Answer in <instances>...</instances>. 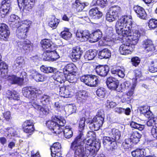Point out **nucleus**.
Here are the masks:
<instances>
[{
  "label": "nucleus",
  "instance_id": "obj_1",
  "mask_svg": "<svg viewBox=\"0 0 157 157\" xmlns=\"http://www.w3.org/2000/svg\"><path fill=\"white\" fill-rule=\"evenodd\" d=\"M131 16L124 15L119 19L116 24L117 33L124 37H128L133 47L136 44L141 36L138 28L134 26Z\"/></svg>",
  "mask_w": 157,
  "mask_h": 157
},
{
  "label": "nucleus",
  "instance_id": "obj_2",
  "mask_svg": "<svg viewBox=\"0 0 157 157\" xmlns=\"http://www.w3.org/2000/svg\"><path fill=\"white\" fill-rule=\"evenodd\" d=\"M84 134L81 133L71 143V148L75 151V157H94L97 151L95 147L90 146L89 142L85 144Z\"/></svg>",
  "mask_w": 157,
  "mask_h": 157
},
{
  "label": "nucleus",
  "instance_id": "obj_3",
  "mask_svg": "<svg viewBox=\"0 0 157 157\" xmlns=\"http://www.w3.org/2000/svg\"><path fill=\"white\" fill-rule=\"evenodd\" d=\"M66 123V121L62 117L59 116H53L52 121H48L46 123L48 127L53 133L56 135L63 132L65 137L69 139L72 137L73 134L72 128L70 126L63 127Z\"/></svg>",
  "mask_w": 157,
  "mask_h": 157
},
{
  "label": "nucleus",
  "instance_id": "obj_4",
  "mask_svg": "<svg viewBox=\"0 0 157 157\" xmlns=\"http://www.w3.org/2000/svg\"><path fill=\"white\" fill-rule=\"evenodd\" d=\"M39 91L37 88L33 87H25L23 88L22 93L25 97L30 100L29 104H32L33 101L38 102V105L49 104L51 101L50 97L46 94H39L38 93Z\"/></svg>",
  "mask_w": 157,
  "mask_h": 157
},
{
  "label": "nucleus",
  "instance_id": "obj_5",
  "mask_svg": "<svg viewBox=\"0 0 157 157\" xmlns=\"http://www.w3.org/2000/svg\"><path fill=\"white\" fill-rule=\"evenodd\" d=\"M7 72L5 74L0 73V75L2 78L6 79L12 84H17L21 85L28 80L27 78V73L25 72H21L19 77H17L14 75L8 76L7 75Z\"/></svg>",
  "mask_w": 157,
  "mask_h": 157
},
{
  "label": "nucleus",
  "instance_id": "obj_6",
  "mask_svg": "<svg viewBox=\"0 0 157 157\" xmlns=\"http://www.w3.org/2000/svg\"><path fill=\"white\" fill-rule=\"evenodd\" d=\"M42 47L44 50L46 52L53 53L54 55H56V59H58L59 57V53L60 52L59 49H57L54 50V47L52 42L50 40L46 39L42 40L40 42Z\"/></svg>",
  "mask_w": 157,
  "mask_h": 157
},
{
  "label": "nucleus",
  "instance_id": "obj_7",
  "mask_svg": "<svg viewBox=\"0 0 157 157\" xmlns=\"http://www.w3.org/2000/svg\"><path fill=\"white\" fill-rule=\"evenodd\" d=\"M31 21L29 20L22 21L17 30V36L20 39L25 38L26 37V33L29 30Z\"/></svg>",
  "mask_w": 157,
  "mask_h": 157
},
{
  "label": "nucleus",
  "instance_id": "obj_8",
  "mask_svg": "<svg viewBox=\"0 0 157 157\" xmlns=\"http://www.w3.org/2000/svg\"><path fill=\"white\" fill-rule=\"evenodd\" d=\"M121 10V8L118 6H113L111 7L106 14V20L109 22H111L117 20Z\"/></svg>",
  "mask_w": 157,
  "mask_h": 157
},
{
  "label": "nucleus",
  "instance_id": "obj_9",
  "mask_svg": "<svg viewBox=\"0 0 157 157\" xmlns=\"http://www.w3.org/2000/svg\"><path fill=\"white\" fill-rule=\"evenodd\" d=\"M106 83L109 89L116 90L117 92H122V88L119 86V81L116 78L112 77H109L107 78Z\"/></svg>",
  "mask_w": 157,
  "mask_h": 157
},
{
  "label": "nucleus",
  "instance_id": "obj_10",
  "mask_svg": "<svg viewBox=\"0 0 157 157\" xmlns=\"http://www.w3.org/2000/svg\"><path fill=\"white\" fill-rule=\"evenodd\" d=\"M123 85L126 89L130 88V89L128 91L126 94H124L122 97V99H123L124 101H127L129 98L128 96H131L132 95L134 90V89L136 86V83L134 82L131 86L130 83L129 81H125L123 83Z\"/></svg>",
  "mask_w": 157,
  "mask_h": 157
},
{
  "label": "nucleus",
  "instance_id": "obj_11",
  "mask_svg": "<svg viewBox=\"0 0 157 157\" xmlns=\"http://www.w3.org/2000/svg\"><path fill=\"white\" fill-rule=\"evenodd\" d=\"M18 48L22 52H28L32 50L33 44L29 40L19 42L17 43Z\"/></svg>",
  "mask_w": 157,
  "mask_h": 157
},
{
  "label": "nucleus",
  "instance_id": "obj_12",
  "mask_svg": "<svg viewBox=\"0 0 157 157\" xmlns=\"http://www.w3.org/2000/svg\"><path fill=\"white\" fill-rule=\"evenodd\" d=\"M141 46L144 51L147 52H151L155 50V46L152 41L148 38L143 41Z\"/></svg>",
  "mask_w": 157,
  "mask_h": 157
},
{
  "label": "nucleus",
  "instance_id": "obj_13",
  "mask_svg": "<svg viewBox=\"0 0 157 157\" xmlns=\"http://www.w3.org/2000/svg\"><path fill=\"white\" fill-rule=\"evenodd\" d=\"M132 44L130 43H125L121 44L119 48L120 53L121 55H126L131 54L133 50Z\"/></svg>",
  "mask_w": 157,
  "mask_h": 157
},
{
  "label": "nucleus",
  "instance_id": "obj_14",
  "mask_svg": "<svg viewBox=\"0 0 157 157\" xmlns=\"http://www.w3.org/2000/svg\"><path fill=\"white\" fill-rule=\"evenodd\" d=\"M10 34L8 26L4 23H0V39L6 40Z\"/></svg>",
  "mask_w": 157,
  "mask_h": 157
},
{
  "label": "nucleus",
  "instance_id": "obj_15",
  "mask_svg": "<svg viewBox=\"0 0 157 157\" xmlns=\"http://www.w3.org/2000/svg\"><path fill=\"white\" fill-rule=\"evenodd\" d=\"M32 102V104H29V105H31L35 109L37 110H39V116L41 117H43L44 115H46L48 114L49 113V110L46 107H42L40 105H38V102Z\"/></svg>",
  "mask_w": 157,
  "mask_h": 157
},
{
  "label": "nucleus",
  "instance_id": "obj_16",
  "mask_svg": "<svg viewBox=\"0 0 157 157\" xmlns=\"http://www.w3.org/2000/svg\"><path fill=\"white\" fill-rule=\"evenodd\" d=\"M78 40L81 41H87L90 38V34L87 30H78L76 34Z\"/></svg>",
  "mask_w": 157,
  "mask_h": 157
},
{
  "label": "nucleus",
  "instance_id": "obj_17",
  "mask_svg": "<svg viewBox=\"0 0 157 157\" xmlns=\"http://www.w3.org/2000/svg\"><path fill=\"white\" fill-rule=\"evenodd\" d=\"M95 71L98 75L102 77H105L109 72V68L107 65H99L96 67Z\"/></svg>",
  "mask_w": 157,
  "mask_h": 157
},
{
  "label": "nucleus",
  "instance_id": "obj_18",
  "mask_svg": "<svg viewBox=\"0 0 157 157\" xmlns=\"http://www.w3.org/2000/svg\"><path fill=\"white\" fill-rule=\"evenodd\" d=\"M63 73L64 75L71 73H77L78 68L73 63H70L66 65L63 68Z\"/></svg>",
  "mask_w": 157,
  "mask_h": 157
},
{
  "label": "nucleus",
  "instance_id": "obj_19",
  "mask_svg": "<svg viewBox=\"0 0 157 157\" xmlns=\"http://www.w3.org/2000/svg\"><path fill=\"white\" fill-rule=\"evenodd\" d=\"M89 15L92 18L98 19L102 17V13L99 10L98 7H95L92 8L89 10Z\"/></svg>",
  "mask_w": 157,
  "mask_h": 157
},
{
  "label": "nucleus",
  "instance_id": "obj_20",
  "mask_svg": "<svg viewBox=\"0 0 157 157\" xmlns=\"http://www.w3.org/2000/svg\"><path fill=\"white\" fill-rule=\"evenodd\" d=\"M133 9L137 14V17L143 19H145L147 16V14L143 7L138 6H135Z\"/></svg>",
  "mask_w": 157,
  "mask_h": 157
},
{
  "label": "nucleus",
  "instance_id": "obj_21",
  "mask_svg": "<svg viewBox=\"0 0 157 157\" xmlns=\"http://www.w3.org/2000/svg\"><path fill=\"white\" fill-rule=\"evenodd\" d=\"M10 4L7 2H6L3 4L0 8V12L2 14L1 16L4 17L6 14H8L9 11L11 10Z\"/></svg>",
  "mask_w": 157,
  "mask_h": 157
},
{
  "label": "nucleus",
  "instance_id": "obj_22",
  "mask_svg": "<svg viewBox=\"0 0 157 157\" xmlns=\"http://www.w3.org/2000/svg\"><path fill=\"white\" fill-rule=\"evenodd\" d=\"M69 86H63L59 87V94L63 98H69L71 96V92L69 90Z\"/></svg>",
  "mask_w": 157,
  "mask_h": 157
},
{
  "label": "nucleus",
  "instance_id": "obj_23",
  "mask_svg": "<svg viewBox=\"0 0 157 157\" xmlns=\"http://www.w3.org/2000/svg\"><path fill=\"white\" fill-rule=\"evenodd\" d=\"M61 145L58 142L55 143L51 147V155L52 157H55L61 151Z\"/></svg>",
  "mask_w": 157,
  "mask_h": 157
},
{
  "label": "nucleus",
  "instance_id": "obj_24",
  "mask_svg": "<svg viewBox=\"0 0 157 157\" xmlns=\"http://www.w3.org/2000/svg\"><path fill=\"white\" fill-rule=\"evenodd\" d=\"M109 136L112 138L113 141H117L121 137L120 132L117 129L113 128L111 130L109 133Z\"/></svg>",
  "mask_w": 157,
  "mask_h": 157
},
{
  "label": "nucleus",
  "instance_id": "obj_25",
  "mask_svg": "<svg viewBox=\"0 0 157 157\" xmlns=\"http://www.w3.org/2000/svg\"><path fill=\"white\" fill-rule=\"evenodd\" d=\"M87 2L82 3L79 0H76L75 2L72 4L73 7L76 8L78 11L82 10L86 6H88Z\"/></svg>",
  "mask_w": 157,
  "mask_h": 157
},
{
  "label": "nucleus",
  "instance_id": "obj_26",
  "mask_svg": "<svg viewBox=\"0 0 157 157\" xmlns=\"http://www.w3.org/2000/svg\"><path fill=\"white\" fill-rule=\"evenodd\" d=\"M92 121L91 120H90V118H87L86 119L84 117H82L79 123V132L78 135L81 133H82L84 134L83 131L84 130L85 126V122L89 124Z\"/></svg>",
  "mask_w": 157,
  "mask_h": 157
},
{
  "label": "nucleus",
  "instance_id": "obj_27",
  "mask_svg": "<svg viewBox=\"0 0 157 157\" xmlns=\"http://www.w3.org/2000/svg\"><path fill=\"white\" fill-rule=\"evenodd\" d=\"M55 73V75L53 76V78L55 80L60 83L64 82L65 75H63V73L57 70V71Z\"/></svg>",
  "mask_w": 157,
  "mask_h": 157
},
{
  "label": "nucleus",
  "instance_id": "obj_28",
  "mask_svg": "<svg viewBox=\"0 0 157 157\" xmlns=\"http://www.w3.org/2000/svg\"><path fill=\"white\" fill-rule=\"evenodd\" d=\"M102 35L101 31L99 29H98L90 34V38L93 40V41L94 42H95L98 41L101 38Z\"/></svg>",
  "mask_w": 157,
  "mask_h": 157
},
{
  "label": "nucleus",
  "instance_id": "obj_29",
  "mask_svg": "<svg viewBox=\"0 0 157 157\" xmlns=\"http://www.w3.org/2000/svg\"><path fill=\"white\" fill-rule=\"evenodd\" d=\"M98 56L101 59H108L111 56V52L108 48H104L99 52Z\"/></svg>",
  "mask_w": 157,
  "mask_h": 157
},
{
  "label": "nucleus",
  "instance_id": "obj_30",
  "mask_svg": "<svg viewBox=\"0 0 157 157\" xmlns=\"http://www.w3.org/2000/svg\"><path fill=\"white\" fill-rule=\"evenodd\" d=\"M6 96L10 100L12 99L18 100L19 98L18 94L16 91L13 90L12 91L8 90L6 91Z\"/></svg>",
  "mask_w": 157,
  "mask_h": 157
},
{
  "label": "nucleus",
  "instance_id": "obj_31",
  "mask_svg": "<svg viewBox=\"0 0 157 157\" xmlns=\"http://www.w3.org/2000/svg\"><path fill=\"white\" fill-rule=\"evenodd\" d=\"M24 59L21 57H18L13 62L12 66L13 70H18L21 67V65L23 63Z\"/></svg>",
  "mask_w": 157,
  "mask_h": 157
},
{
  "label": "nucleus",
  "instance_id": "obj_32",
  "mask_svg": "<svg viewBox=\"0 0 157 157\" xmlns=\"http://www.w3.org/2000/svg\"><path fill=\"white\" fill-rule=\"evenodd\" d=\"M97 55V53L95 50H90L87 51L84 56V58L88 60L93 59Z\"/></svg>",
  "mask_w": 157,
  "mask_h": 157
},
{
  "label": "nucleus",
  "instance_id": "obj_33",
  "mask_svg": "<svg viewBox=\"0 0 157 157\" xmlns=\"http://www.w3.org/2000/svg\"><path fill=\"white\" fill-rule=\"evenodd\" d=\"M131 153L133 157H144L145 155V150L143 149H136L132 151Z\"/></svg>",
  "mask_w": 157,
  "mask_h": 157
},
{
  "label": "nucleus",
  "instance_id": "obj_34",
  "mask_svg": "<svg viewBox=\"0 0 157 157\" xmlns=\"http://www.w3.org/2000/svg\"><path fill=\"white\" fill-rule=\"evenodd\" d=\"M141 135L137 131L132 132L130 136L132 140V143L134 144L137 143L139 141V139L141 138Z\"/></svg>",
  "mask_w": 157,
  "mask_h": 157
},
{
  "label": "nucleus",
  "instance_id": "obj_35",
  "mask_svg": "<svg viewBox=\"0 0 157 157\" xmlns=\"http://www.w3.org/2000/svg\"><path fill=\"white\" fill-rule=\"evenodd\" d=\"M75 97L80 102H83L87 97L86 92L84 91H79L76 93Z\"/></svg>",
  "mask_w": 157,
  "mask_h": 157
},
{
  "label": "nucleus",
  "instance_id": "obj_36",
  "mask_svg": "<svg viewBox=\"0 0 157 157\" xmlns=\"http://www.w3.org/2000/svg\"><path fill=\"white\" fill-rule=\"evenodd\" d=\"M41 71L44 73H55L57 71V69L51 67H46L42 65L40 67Z\"/></svg>",
  "mask_w": 157,
  "mask_h": 157
},
{
  "label": "nucleus",
  "instance_id": "obj_37",
  "mask_svg": "<svg viewBox=\"0 0 157 157\" xmlns=\"http://www.w3.org/2000/svg\"><path fill=\"white\" fill-rule=\"evenodd\" d=\"M60 36L66 40H68L72 37V34L69 32V29L65 28L61 32Z\"/></svg>",
  "mask_w": 157,
  "mask_h": 157
},
{
  "label": "nucleus",
  "instance_id": "obj_38",
  "mask_svg": "<svg viewBox=\"0 0 157 157\" xmlns=\"http://www.w3.org/2000/svg\"><path fill=\"white\" fill-rule=\"evenodd\" d=\"M64 109L66 113L71 114L76 112V108L75 105L69 104L64 107Z\"/></svg>",
  "mask_w": 157,
  "mask_h": 157
},
{
  "label": "nucleus",
  "instance_id": "obj_39",
  "mask_svg": "<svg viewBox=\"0 0 157 157\" xmlns=\"http://www.w3.org/2000/svg\"><path fill=\"white\" fill-rule=\"evenodd\" d=\"M47 52H44L43 53V56L44 60L45 61H50L52 59H56V56L54 55L53 53Z\"/></svg>",
  "mask_w": 157,
  "mask_h": 157
},
{
  "label": "nucleus",
  "instance_id": "obj_40",
  "mask_svg": "<svg viewBox=\"0 0 157 157\" xmlns=\"http://www.w3.org/2000/svg\"><path fill=\"white\" fill-rule=\"evenodd\" d=\"M59 22V20L56 18L55 16H52L49 22L48 25L53 29H55L57 26Z\"/></svg>",
  "mask_w": 157,
  "mask_h": 157
},
{
  "label": "nucleus",
  "instance_id": "obj_41",
  "mask_svg": "<svg viewBox=\"0 0 157 157\" xmlns=\"http://www.w3.org/2000/svg\"><path fill=\"white\" fill-rule=\"evenodd\" d=\"M149 109L150 108L147 106H141L140 109V113L144 114L146 117H150L151 112Z\"/></svg>",
  "mask_w": 157,
  "mask_h": 157
},
{
  "label": "nucleus",
  "instance_id": "obj_42",
  "mask_svg": "<svg viewBox=\"0 0 157 157\" xmlns=\"http://www.w3.org/2000/svg\"><path fill=\"white\" fill-rule=\"evenodd\" d=\"M29 0V1L27 2L26 4L22 6L24 10L30 11L34 6L35 2V0Z\"/></svg>",
  "mask_w": 157,
  "mask_h": 157
},
{
  "label": "nucleus",
  "instance_id": "obj_43",
  "mask_svg": "<svg viewBox=\"0 0 157 157\" xmlns=\"http://www.w3.org/2000/svg\"><path fill=\"white\" fill-rule=\"evenodd\" d=\"M33 78L37 82H43L46 79V77L44 75L38 72H36L35 73Z\"/></svg>",
  "mask_w": 157,
  "mask_h": 157
},
{
  "label": "nucleus",
  "instance_id": "obj_44",
  "mask_svg": "<svg viewBox=\"0 0 157 157\" xmlns=\"http://www.w3.org/2000/svg\"><path fill=\"white\" fill-rule=\"evenodd\" d=\"M91 75H86L82 76L80 78V80L82 82L85 83L86 85L89 86L92 77Z\"/></svg>",
  "mask_w": 157,
  "mask_h": 157
},
{
  "label": "nucleus",
  "instance_id": "obj_45",
  "mask_svg": "<svg viewBox=\"0 0 157 157\" xmlns=\"http://www.w3.org/2000/svg\"><path fill=\"white\" fill-rule=\"evenodd\" d=\"M87 135V137L89 138L87 140H86L85 138V144H88V142H90L91 144V142L94 140H95L96 138V135L94 132L93 131H90L88 132Z\"/></svg>",
  "mask_w": 157,
  "mask_h": 157
},
{
  "label": "nucleus",
  "instance_id": "obj_46",
  "mask_svg": "<svg viewBox=\"0 0 157 157\" xmlns=\"http://www.w3.org/2000/svg\"><path fill=\"white\" fill-rule=\"evenodd\" d=\"M77 73H73L67 74V75H65V80L70 82H74L77 80L76 78L75 77L76 74Z\"/></svg>",
  "mask_w": 157,
  "mask_h": 157
},
{
  "label": "nucleus",
  "instance_id": "obj_47",
  "mask_svg": "<svg viewBox=\"0 0 157 157\" xmlns=\"http://www.w3.org/2000/svg\"><path fill=\"white\" fill-rule=\"evenodd\" d=\"M91 80L89 86L90 87L96 86L99 82V80L98 76L91 75Z\"/></svg>",
  "mask_w": 157,
  "mask_h": 157
},
{
  "label": "nucleus",
  "instance_id": "obj_48",
  "mask_svg": "<svg viewBox=\"0 0 157 157\" xmlns=\"http://www.w3.org/2000/svg\"><path fill=\"white\" fill-rule=\"evenodd\" d=\"M94 123L97 124L98 125L99 127L101 126L104 121V117H99L98 116L95 117L92 119Z\"/></svg>",
  "mask_w": 157,
  "mask_h": 157
},
{
  "label": "nucleus",
  "instance_id": "obj_49",
  "mask_svg": "<svg viewBox=\"0 0 157 157\" xmlns=\"http://www.w3.org/2000/svg\"><path fill=\"white\" fill-rule=\"evenodd\" d=\"M82 54V53L79 52H74L72 51L71 58L73 62H76L79 60Z\"/></svg>",
  "mask_w": 157,
  "mask_h": 157
},
{
  "label": "nucleus",
  "instance_id": "obj_50",
  "mask_svg": "<svg viewBox=\"0 0 157 157\" xmlns=\"http://www.w3.org/2000/svg\"><path fill=\"white\" fill-rule=\"evenodd\" d=\"M111 73L112 74L118 75L119 77L121 78H123L125 76L124 71L119 69H113Z\"/></svg>",
  "mask_w": 157,
  "mask_h": 157
},
{
  "label": "nucleus",
  "instance_id": "obj_51",
  "mask_svg": "<svg viewBox=\"0 0 157 157\" xmlns=\"http://www.w3.org/2000/svg\"><path fill=\"white\" fill-rule=\"evenodd\" d=\"M130 125L132 128L138 129L140 131H142L144 128V126L143 125L139 124L137 122L135 123L133 122H131Z\"/></svg>",
  "mask_w": 157,
  "mask_h": 157
},
{
  "label": "nucleus",
  "instance_id": "obj_52",
  "mask_svg": "<svg viewBox=\"0 0 157 157\" xmlns=\"http://www.w3.org/2000/svg\"><path fill=\"white\" fill-rule=\"evenodd\" d=\"M105 93V90L103 87L98 89L96 91L97 95L101 98H103L104 97Z\"/></svg>",
  "mask_w": 157,
  "mask_h": 157
},
{
  "label": "nucleus",
  "instance_id": "obj_53",
  "mask_svg": "<svg viewBox=\"0 0 157 157\" xmlns=\"http://www.w3.org/2000/svg\"><path fill=\"white\" fill-rule=\"evenodd\" d=\"M112 138L110 136H106L104 137L103 139V143L104 145H108L111 144L112 143L115 142V141H113Z\"/></svg>",
  "mask_w": 157,
  "mask_h": 157
},
{
  "label": "nucleus",
  "instance_id": "obj_54",
  "mask_svg": "<svg viewBox=\"0 0 157 157\" xmlns=\"http://www.w3.org/2000/svg\"><path fill=\"white\" fill-rule=\"evenodd\" d=\"M148 26L150 29H154L157 27V20L151 19L148 23Z\"/></svg>",
  "mask_w": 157,
  "mask_h": 157
},
{
  "label": "nucleus",
  "instance_id": "obj_55",
  "mask_svg": "<svg viewBox=\"0 0 157 157\" xmlns=\"http://www.w3.org/2000/svg\"><path fill=\"white\" fill-rule=\"evenodd\" d=\"M20 20V19L19 17L15 15H11L10 16V21L12 22V25H14V26H13V27H15V24H16L17 22H19V21Z\"/></svg>",
  "mask_w": 157,
  "mask_h": 157
},
{
  "label": "nucleus",
  "instance_id": "obj_56",
  "mask_svg": "<svg viewBox=\"0 0 157 157\" xmlns=\"http://www.w3.org/2000/svg\"><path fill=\"white\" fill-rule=\"evenodd\" d=\"M88 125L90 129L92 131H97L100 128L98 125H97V124L94 123L93 120L89 123Z\"/></svg>",
  "mask_w": 157,
  "mask_h": 157
},
{
  "label": "nucleus",
  "instance_id": "obj_57",
  "mask_svg": "<svg viewBox=\"0 0 157 157\" xmlns=\"http://www.w3.org/2000/svg\"><path fill=\"white\" fill-rule=\"evenodd\" d=\"M54 108L60 111L64 109V107L59 101L55 103Z\"/></svg>",
  "mask_w": 157,
  "mask_h": 157
},
{
  "label": "nucleus",
  "instance_id": "obj_58",
  "mask_svg": "<svg viewBox=\"0 0 157 157\" xmlns=\"http://www.w3.org/2000/svg\"><path fill=\"white\" fill-rule=\"evenodd\" d=\"M132 64L136 67L138 65L140 62V59L138 57H133L131 59Z\"/></svg>",
  "mask_w": 157,
  "mask_h": 157
},
{
  "label": "nucleus",
  "instance_id": "obj_59",
  "mask_svg": "<svg viewBox=\"0 0 157 157\" xmlns=\"http://www.w3.org/2000/svg\"><path fill=\"white\" fill-rule=\"evenodd\" d=\"M108 30H107L106 32V36H105L104 37V40L105 41L107 42H110L112 40V36H113V33L112 31H111L110 33L109 34V33H108Z\"/></svg>",
  "mask_w": 157,
  "mask_h": 157
},
{
  "label": "nucleus",
  "instance_id": "obj_60",
  "mask_svg": "<svg viewBox=\"0 0 157 157\" xmlns=\"http://www.w3.org/2000/svg\"><path fill=\"white\" fill-rule=\"evenodd\" d=\"M96 3L101 7L104 8L107 5V0H97Z\"/></svg>",
  "mask_w": 157,
  "mask_h": 157
},
{
  "label": "nucleus",
  "instance_id": "obj_61",
  "mask_svg": "<svg viewBox=\"0 0 157 157\" xmlns=\"http://www.w3.org/2000/svg\"><path fill=\"white\" fill-rule=\"evenodd\" d=\"M151 133L154 138L157 139V127H153L151 130Z\"/></svg>",
  "mask_w": 157,
  "mask_h": 157
},
{
  "label": "nucleus",
  "instance_id": "obj_62",
  "mask_svg": "<svg viewBox=\"0 0 157 157\" xmlns=\"http://www.w3.org/2000/svg\"><path fill=\"white\" fill-rule=\"evenodd\" d=\"M115 145L113 146H112L110 148V150L111 151V153L114 155H118L119 154L117 152L119 151L118 149H117V145L116 143Z\"/></svg>",
  "mask_w": 157,
  "mask_h": 157
},
{
  "label": "nucleus",
  "instance_id": "obj_63",
  "mask_svg": "<svg viewBox=\"0 0 157 157\" xmlns=\"http://www.w3.org/2000/svg\"><path fill=\"white\" fill-rule=\"evenodd\" d=\"M31 126H34L32 120H27L25 121L22 125V128L25 127L27 128L28 127H29Z\"/></svg>",
  "mask_w": 157,
  "mask_h": 157
},
{
  "label": "nucleus",
  "instance_id": "obj_64",
  "mask_svg": "<svg viewBox=\"0 0 157 157\" xmlns=\"http://www.w3.org/2000/svg\"><path fill=\"white\" fill-rule=\"evenodd\" d=\"M24 132L26 133H31L33 132L34 130V126H31L28 127L27 128L25 127L22 128Z\"/></svg>",
  "mask_w": 157,
  "mask_h": 157
}]
</instances>
